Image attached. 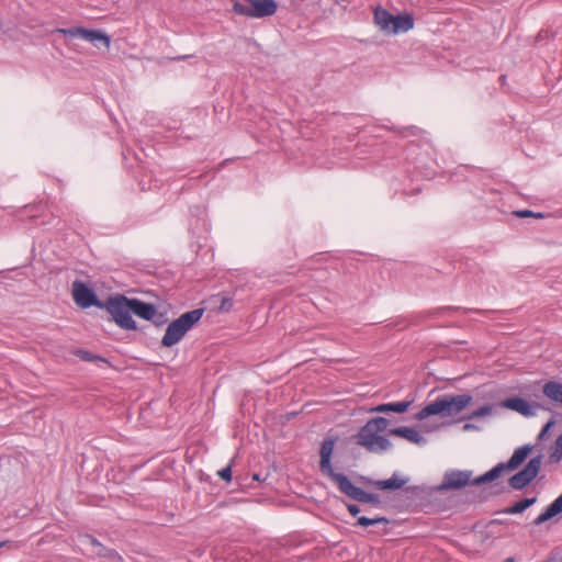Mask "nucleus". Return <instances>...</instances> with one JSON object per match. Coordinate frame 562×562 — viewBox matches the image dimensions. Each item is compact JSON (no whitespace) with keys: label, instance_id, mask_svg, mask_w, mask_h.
Here are the masks:
<instances>
[{"label":"nucleus","instance_id":"nucleus-17","mask_svg":"<svg viewBox=\"0 0 562 562\" xmlns=\"http://www.w3.org/2000/svg\"><path fill=\"white\" fill-rule=\"evenodd\" d=\"M414 400H404L400 402H391V403H384L380 404L375 407H372L370 411L375 413H396L402 414L405 413L411 405L413 404Z\"/></svg>","mask_w":562,"mask_h":562},{"label":"nucleus","instance_id":"nucleus-6","mask_svg":"<svg viewBox=\"0 0 562 562\" xmlns=\"http://www.w3.org/2000/svg\"><path fill=\"white\" fill-rule=\"evenodd\" d=\"M233 11L236 14L252 19L271 16L277 12L274 0H233Z\"/></svg>","mask_w":562,"mask_h":562},{"label":"nucleus","instance_id":"nucleus-26","mask_svg":"<svg viewBox=\"0 0 562 562\" xmlns=\"http://www.w3.org/2000/svg\"><path fill=\"white\" fill-rule=\"evenodd\" d=\"M554 425V422L553 420H549L541 429V431L539 432L538 435V439L539 440H542L546 435L548 434V431L550 430V428Z\"/></svg>","mask_w":562,"mask_h":562},{"label":"nucleus","instance_id":"nucleus-23","mask_svg":"<svg viewBox=\"0 0 562 562\" xmlns=\"http://www.w3.org/2000/svg\"><path fill=\"white\" fill-rule=\"evenodd\" d=\"M492 414H493V405L486 404V405L479 407L474 412H472L467 418L468 419H476V418H482V417H488Z\"/></svg>","mask_w":562,"mask_h":562},{"label":"nucleus","instance_id":"nucleus-19","mask_svg":"<svg viewBox=\"0 0 562 562\" xmlns=\"http://www.w3.org/2000/svg\"><path fill=\"white\" fill-rule=\"evenodd\" d=\"M542 392L551 402L562 406V383L549 381L544 383Z\"/></svg>","mask_w":562,"mask_h":562},{"label":"nucleus","instance_id":"nucleus-7","mask_svg":"<svg viewBox=\"0 0 562 562\" xmlns=\"http://www.w3.org/2000/svg\"><path fill=\"white\" fill-rule=\"evenodd\" d=\"M106 311L110 313L115 324L123 329L135 330L137 328L132 317L131 300L124 295L110 297L105 304Z\"/></svg>","mask_w":562,"mask_h":562},{"label":"nucleus","instance_id":"nucleus-13","mask_svg":"<svg viewBox=\"0 0 562 562\" xmlns=\"http://www.w3.org/2000/svg\"><path fill=\"white\" fill-rule=\"evenodd\" d=\"M471 477V471H449L445 474L441 484L438 486V490L447 491L462 488L469 483H472Z\"/></svg>","mask_w":562,"mask_h":562},{"label":"nucleus","instance_id":"nucleus-8","mask_svg":"<svg viewBox=\"0 0 562 562\" xmlns=\"http://www.w3.org/2000/svg\"><path fill=\"white\" fill-rule=\"evenodd\" d=\"M56 33L63 34L69 38H81L89 43H92L94 46H99L102 44L105 48L110 47L111 40L110 37L102 31L98 30H88L85 27H71V29H56Z\"/></svg>","mask_w":562,"mask_h":562},{"label":"nucleus","instance_id":"nucleus-5","mask_svg":"<svg viewBox=\"0 0 562 562\" xmlns=\"http://www.w3.org/2000/svg\"><path fill=\"white\" fill-rule=\"evenodd\" d=\"M531 449L532 448L529 445H525L517 448L507 462H501L496 464L494 468H492L483 475L475 477L472 481V484L482 485L485 483L493 482L496 479H498L503 472L513 471L517 469L527 459L528 454L531 452Z\"/></svg>","mask_w":562,"mask_h":562},{"label":"nucleus","instance_id":"nucleus-14","mask_svg":"<svg viewBox=\"0 0 562 562\" xmlns=\"http://www.w3.org/2000/svg\"><path fill=\"white\" fill-rule=\"evenodd\" d=\"M502 406L512 411H515L519 414H521L525 417H531L535 416L537 413V409L542 408V406L538 403H529L525 398L515 396V397H508L502 402Z\"/></svg>","mask_w":562,"mask_h":562},{"label":"nucleus","instance_id":"nucleus-18","mask_svg":"<svg viewBox=\"0 0 562 562\" xmlns=\"http://www.w3.org/2000/svg\"><path fill=\"white\" fill-rule=\"evenodd\" d=\"M560 513H562V494L559 497H557L548 506V508L535 519L533 524L537 526L542 525L543 522L548 521L549 519L553 518Z\"/></svg>","mask_w":562,"mask_h":562},{"label":"nucleus","instance_id":"nucleus-3","mask_svg":"<svg viewBox=\"0 0 562 562\" xmlns=\"http://www.w3.org/2000/svg\"><path fill=\"white\" fill-rule=\"evenodd\" d=\"M373 20L379 30L387 35L406 33L414 27V19L411 14L393 15L381 7L374 9Z\"/></svg>","mask_w":562,"mask_h":562},{"label":"nucleus","instance_id":"nucleus-28","mask_svg":"<svg viewBox=\"0 0 562 562\" xmlns=\"http://www.w3.org/2000/svg\"><path fill=\"white\" fill-rule=\"evenodd\" d=\"M347 509L355 517L360 513V507L355 504H347Z\"/></svg>","mask_w":562,"mask_h":562},{"label":"nucleus","instance_id":"nucleus-11","mask_svg":"<svg viewBox=\"0 0 562 562\" xmlns=\"http://www.w3.org/2000/svg\"><path fill=\"white\" fill-rule=\"evenodd\" d=\"M335 448V439L334 438H326L321 446L319 454H321V461H319V469L322 473L329 479H331L334 482L338 483L339 479L338 476H346L342 473H337L334 471L331 467V456Z\"/></svg>","mask_w":562,"mask_h":562},{"label":"nucleus","instance_id":"nucleus-10","mask_svg":"<svg viewBox=\"0 0 562 562\" xmlns=\"http://www.w3.org/2000/svg\"><path fill=\"white\" fill-rule=\"evenodd\" d=\"M339 482L337 483L341 493L346 494L350 498L364 503V504H380V496L371 494L356 486L347 476H338Z\"/></svg>","mask_w":562,"mask_h":562},{"label":"nucleus","instance_id":"nucleus-15","mask_svg":"<svg viewBox=\"0 0 562 562\" xmlns=\"http://www.w3.org/2000/svg\"><path fill=\"white\" fill-rule=\"evenodd\" d=\"M391 436H396L406 439L407 441L417 446L426 445V438L416 429L412 427H397L389 429Z\"/></svg>","mask_w":562,"mask_h":562},{"label":"nucleus","instance_id":"nucleus-25","mask_svg":"<svg viewBox=\"0 0 562 562\" xmlns=\"http://www.w3.org/2000/svg\"><path fill=\"white\" fill-rule=\"evenodd\" d=\"M217 474H218V476H220L222 480H224V481H226V482H229V481L232 480V469H231V467H229V465H227L226 468H224V469L220 470V471L217 472Z\"/></svg>","mask_w":562,"mask_h":562},{"label":"nucleus","instance_id":"nucleus-2","mask_svg":"<svg viewBox=\"0 0 562 562\" xmlns=\"http://www.w3.org/2000/svg\"><path fill=\"white\" fill-rule=\"evenodd\" d=\"M471 402L472 396L469 394L443 395L422 408L415 418L423 420L432 415L452 417L462 412Z\"/></svg>","mask_w":562,"mask_h":562},{"label":"nucleus","instance_id":"nucleus-27","mask_svg":"<svg viewBox=\"0 0 562 562\" xmlns=\"http://www.w3.org/2000/svg\"><path fill=\"white\" fill-rule=\"evenodd\" d=\"M462 430L463 431H480V430H482V427L476 424H473V423H465L462 427Z\"/></svg>","mask_w":562,"mask_h":562},{"label":"nucleus","instance_id":"nucleus-30","mask_svg":"<svg viewBox=\"0 0 562 562\" xmlns=\"http://www.w3.org/2000/svg\"><path fill=\"white\" fill-rule=\"evenodd\" d=\"M518 215L521 217H527V216L533 215V213H532V211L525 210V211L519 212Z\"/></svg>","mask_w":562,"mask_h":562},{"label":"nucleus","instance_id":"nucleus-12","mask_svg":"<svg viewBox=\"0 0 562 562\" xmlns=\"http://www.w3.org/2000/svg\"><path fill=\"white\" fill-rule=\"evenodd\" d=\"M72 297L76 304L82 308L102 306L95 293L81 281H75L72 283Z\"/></svg>","mask_w":562,"mask_h":562},{"label":"nucleus","instance_id":"nucleus-24","mask_svg":"<svg viewBox=\"0 0 562 562\" xmlns=\"http://www.w3.org/2000/svg\"><path fill=\"white\" fill-rule=\"evenodd\" d=\"M233 307V299L228 296H222L221 297V304H220V311L223 313H227Z\"/></svg>","mask_w":562,"mask_h":562},{"label":"nucleus","instance_id":"nucleus-9","mask_svg":"<svg viewBox=\"0 0 562 562\" xmlns=\"http://www.w3.org/2000/svg\"><path fill=\"white\" fill-rule=\"evenodd\" d=\"M542 464V456L532 457L522 470L509 479V485L514 490H522L529 485L538 475Z\"/></svg>","mask_w":562,"mask_h":562},{"label":"nucleus","instance_id":"nucleus-21","mask_svg":"<svg viewBox=\"0 0 562 562\" xmlns=\"http://www.w3.org/2000/svg\"><path fill=\"white\" fill-rule=\"evenodd\" d=\"M536 501H537L536 497L524 498V499L515 503L513 506L507 507L506 509H504V513L507 514V515L520 514L524 510H526L528 507L533 505L536 503Z\"/></svg>","mask_w":562,"mask_h":562},{"label":"nucleus","instance_id":"nucleus-4","mask_svg":"<svg viewBox=\"0 0 562 562\" xmlns=\"http://www.w3.org/2000/svg\"><path fill=\"white\" fill-rule=\"evenodd\" d=\"M203 310L196 308L183 313L177 319L172 321L161 339L164 347H172L177 345L186 334L201 319Z\"/></svg>","mask_w":562,"mask_h":562},{"label":"nucleus","instance_id":"nucleus-32","mask_svg":"<svg viewBox=\"0 0 562 562\" xmlns=\"http://www.w3.org/2000/svg\"><path fill=\"white\" fill-rule=\"evenodd\" d=\"M91 543L97 544V546H101L100 543H98V542L95 541V539H91Z\"/></svg>","mask_w":562,"mask_h":562},{"label":"nucleus","instance_id":"nucleus-20","mask_svg":"<svg viewBox=\"0 0 562 562\" xmlns=\"http://www.w3.org/2000/svg\"><path fill=\"white\" fill-rule=\"evenodd\" d=\"M406 482L407 479H403L397 473H394L390 479L376 481L374 484L380 490H398L403 487Z\"/></svg>","mask_w":562,"mask_h":562},{"label":"nucleus","instance_id":"nucleus-22","mask_svg":"<svg viewBox=\"0 0 562 562\" xmlns=\"http://www.w3.org/2000/svg\"><path fill=\"white\" fill-rule=\"evenodd\" d=\"M389 520L385 517L375 516V517H367V516H360L358 517L357 525L362 527H369L378 524H387Z\"/></svg>","mask_w":562,"mask_h":562},{"label":"nucleus","instance_id":"nucleus-16","mask_svg":"<svg viewBox=\"0 0 562 562\" xmlns=\"http://www.w3.org/2000/svg\"><path fill=\"white\" fill-rule=\"evenodd\" d=\"M131 300V308L132 313H134L136 316L146 319L151 321L157 314V308L151 303L143 302L138 299H130Z\"/></svg>","mask_w":562,"mask_h":562},{"label":"nucleus","instance_id":"nucleus-1","mask_svg":"<svg viewBox=\"0 0 562 562\" xmlns=\"http://www.w3.org/2000/svg\"><path fill=\"white\" fill-rule=\"evenodd\" d=\"M389 420L384 417H374L369 419L364 426L360 428L356 438L357 443L370 452L381 453L392 448V442L381 432L385 431Z\"/></svg>","mask_w":562,"mask_h":562},{"label":"nucleus","instance_id":"nucleus-31","mask_svg":"<svg viewBox=\"0 0 562 562\" xmlns=\"http://www.w3.org/2000/svg\"><path fill=\"white\" fill-rule=\"evenodd\" d=\"M503 562H515V559L514 558H507Z\"/></svg>","mask_w":562,"mask_h":562},{"label":"nucleus","instance_id":"nucleus-29","mask_svg":"<svg viewBox=\"0 0 562 562\" xmlns=\"http://www.w3.org/2000/svg\"><path fill=\"white\" fill-rule=\"evenodd\" d=\"M559 452L562 456V434L557 438L555 441V453Z\"/></svg>","mask_w":562,"mask_h":562}]
</instances>
